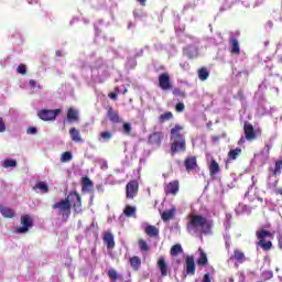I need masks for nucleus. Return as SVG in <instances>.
Wrapping results in <instances>:
<instances>
[{"instance_id":"nucleus-1","label":"nucleus","mask_w":282,"mask_h":282,"mask_svg":"<svg viewBox=\"0 0 282 282\" xmlns=\"http://www.w3.org/2000/svg\"><path fill=\"white\" fill-rule=\"evenodd\" d=\"M184 127L176 124L171 129V155H175L176 153H184L186 151V138L181 131Z\"/></svg>"},{"instance_id":"nucleus-2","label":"nucleus","mask_w":282,"mask_h":282,"mask_svg":"<svg viewBox=\"0 0 282 282\" xmlns=\"http://www.w3.org/2000/svg\"><path fill=\"white\" fill-rule=\"evenodd\" d=\"M188 219L186 225L187 232H195L198 228H202L205 232H210L213 228V223L208 221L203 215L191 214Z\"/></svg>"},{"instance_id":"nucleus-3","label":"nucleus","mask_w":282,"mask_h":282,"mask_svg":"<svg viewBox=\"0 0 282 282\" xmlns=\"http://www.w3.org/2000/svg\"><path fill=\"white\" fill-rule=\"evenodd\" d=\"M53 210L57 212V215L62 217L64 221L69 219V215L72 214V203L69 198H64L59 202H56L52 205Z\"/></svg>"},{"instance_id":"nucleus-4","label":"nucleus","mask_w":282,"mask_h":282,"mask_svg":"<svg viewBox=\"0 0 282 282\" xmlns=\"http://www.w3.org/2000/svg\"><path fill=\"white\" fill-rule=\"evenodd\" d=\"M256 236H257V239L259 240L258 241V246H260V248H262V250H272V241L268 240L265 241V239H274V234L269 231V230H265V229H262V230H258L256 232Z\"/></svg>"},{"instance_id":"nucleus-5","label":"nucleus","mask_w":282,"mask_h":282,"mask_svg":"<svg viewBox=\"0 0 282 282\" xmlns=\"http://www.w3.org/2000/svg\"><path fill=\"white\" fill-rule=\"evenodd\" d=\"M20 224L21 227H18L15 229V232H18V235H25V232H30V228L34 227V219L32 218V216L26 214L24 216H21Z\"/></svg>"},{"instance_id":"nucleus-6","label":"nucleus","mask_w":282,"mask_h":282,"mask_svg":"<svg viewBox=\"0 0 282 282\" xmlns=\"http://www.w3.org/2000/svg\"><path fill=\"white\" fill-rule=\"evenodd\" d=\"M159 87L162 91H171L173 84H171V75L169 73H162L159 76Z\"/></svg>"},{"instance_id":"nucleus-7","label":"nucleus","mask_w":282,"mask_h":282,"mask_svg":"<svg viewBox=\"0 0 282 282\" xmlns=\"http://www.w3.org/2000/svg\"><path fill=\"white\" fill-rule=\"evenodd\" d=\"M61 113V109H55V110H48V109H43L37 112V116L40 120H44L45 122L50 120H56V116Z\"/></svg>"},{"instance_id":"nucleus-8","label":"nucleus","mask_w":282,"mask_h":282,"mask_svg":"<svg viewBox=\"0 0 282 282\" xmlns=\"http://www.w3.org/2000/svg\"><path fill=\"white\" fill-rule=\"evenodd\" d=\"M195 270H196L195 257L194 256H187L185 258L184 276H195Z\"/></svg>"},{"instance_id":"nucleus-9","label":"nucleus","mask_w":282,"mask_h":282,"mask_svg":"<svg viewBox=\"0 0 282 282\" xmlns=\"http://www.w3.org/2000/svg\"><path fill=\"white\" fill-rule=\"evenodd\" d=\"M140 184L138 181L132 180L126 185V197L127 199H133L138 195V188Z\"/></svg>"},{"instance_id":"nucleus-10","label":"nucleus","mask_w":282,"mask_h":282,"mask_svg":"<svg viewBox=\"0 0 282 282\" xmlns=\"http://www.w3.org/2000/svg\"><path fill=\"white\" fill-rule=\"evenodd\" d=\"M162 140H164V132L154 131L148 137V144H151V147H162Z\"/></svg>"},{"instance_id":"nucleus-11","label":"nucleus","mask_w":282,"mask_h":282,"mask_svg":"<svg viewBox=\"0 0 282 282\" xmlns=\"http://www.w3.org/2000/svg\"><path fill=\"white\" fill-rule=\"evenodd\" d=\"M245 138L248 142H252V140H257V132L254 131V126L252 123L246 121L243 124Z\"/></svg>"},{"instance_id":"nucleus-12","label":"nucleus","mask_w":282,"mask_h":282,"mask_svg":"<svg viewBox=\"0 0 282 282\" xmlns=\"http://www.w3.org/2000/svg\"><path fill=\"white\" fill-rule=\"evenodd\" d=\"M165 195H177L180 193V181H172L164 186Z\"/></svg>"},{"instance_id":"nucleus-13","label":"nucleus","mask_w":282,"mask_h":282,"mask_svg":"<svg viewBox=\"0 0 282 282\" xmlns=\"http://www.w3.org/2000/svg\"><path fill=\"white\" fill-rule=\"evenodd\" d=\"M82 192L91 193L94 191V181L89 176H83L80 178Z\"/></svg>"},{"instance_id":"nucleus-14","label":"nucleus","mask_w":282,"mask_h":282,"mask_svg":"<svg viewBox=\"0 0 282 282\" xmlns=\"http://www.w3.org/2000/svg\"><path fill=\"white\" fill-rule=\"evenodd\" d=\"M102 241H104V243L107 245L108 250H113V248H116V240H115L113 234H111V231H106L104 234Z\"/></svg>"},{"instance_id":"nucleus-15","label":"nucleus","mask_w":282,"mask_h":282,"mask_svg":"<svg viewBox=\"0 0 282 282\" xmlns=\"http://www.w3.org/2000/svg\"><path fill=\"white\" fill-rule=\"evenodd\" d=\"M107 116L112 124H120V122H122V118H120V115L113 109V107L108 108Z\"/></svg>"},{"instance_id":"nucleus-16","label":"nucleus","mask_w":282,"mask_h":282,"mask_svg":"<svg viewBox=\"0 0 282 282\" xmlns=\"http://www.w3.org/2000/svg\"><path fill=\"white\" fill-rule=\"evenodd\" d=\"M184 166L187 172L195 171L197 169V156H187Z\"/></svg>"},{"instance_id":"nucleus-17","label":"nucleus","mask_w":282,"mask_h":282,"mask_svg":"<svg viewBox=\"0 0 282 282\" xmlns=\"http://www.w3.org/2000/svg\"><path fill=\"white\" fill-rule=\"evenodd\" d=\"M72 202L75 213H80V210H83V203L80 202V195L78 193H72Z\"/></svg>"},{"instance_id":"nucleus-18","label":"nucleus","mask_w":282,"mask_h":282,"mask_svg":"<svg viewBox=\"0 0 282 282\" xmlns=\"http://www.w3.org/2000/svg\"><path fill=\"white\" fill-rule=\"evenodd\" d=\"M231 260L236 261V263H246V253L239 249H234V254L230 257Z\"/></svg>"},{"instance_id":"nucleus-19","label":"nucleus","mask_w":282,"mask_h":282,"mask_svg":"<svg viewBox=\"0 0 282 282\" xmlns=\"http://www.w3.org/2000/svg\"><path fill=\"white\" fill-rule=\"evenodd\" d=\"M199 252V257L196 260L197 265H199L200 268H206V265H208V254H206V251H204V249L199 248L198 249Z\"/></svg>"},{"instance_id":"nucleus-20","label":"nucleus","mask_w":282,"mask_h":282,"mask_svg":"<svg viewBox=\"0 0 282 282\" xmlns=\"http://www.w3.org/2000/svg\"><path fill=\"white\" fill-rule=\"evenodd\" d=\"M0 213L2 215V217H6V219H14L15 217V213L14 209H12L11 207H6L3 205H0Z\"/></svg>"},{"instance_id":"nucleus-21","label":"nucleus","mask_w":282,"mask_h":282,"mask_svg":"<svg viewBox=\"0 0 282 282\" xmlns=\"http://www.w3.org/2000/svg\"><path fill=\"white\" fill-rule=\"evenodd\" d=\"M159 270L161 271V275L167 276L169 275V264H166V260L164 257H161L156 263Z\"/></svg>"},{"instance_id":"nucleus-22","label":"nucleus","mask_w":282,"mask_h":282,"mask_svg":"<svg viewBox=\"0 0 282 282\" xmlns=\"http://www.w3.org/2000/svg\"><path fill=\"white\" fill-rule=\"evenodd\" d=\"M230 54H236V56H239L241 54V47L239 46V40L237 37L230 39Z\"/></svg>"},{"instance_id":"nucleus-23","label":"nucleus","mask_w":282,"mask_h":282,"mask_svg":"<svg viewBox=\"0 0 282 282\" xmlns=\"http://www.w3.org/2000/svg\"><path fill=\"white\" fill-rule=\"evenodd\" d=\"M221 169L219 167V163L215 161V159H212L210 164H209V175L210 177H215L217 173H219Z\"/></svg>"},{"instance_id":"nucleus-24","label":"nucleus","mask_w":282,"mask_h":282,"mask_svg":"<svg viewBox=\"0 0 282 282\" xmlns=\"http://www.w3.org/2000/svg\"><path fill=\"white\" fill-rule=\"evenodd\" d=\"M144 232L145 235H148V237H160V230L158 229V227L153 226V225H148L144 228Z\"/></svg>"},{"instance_id":"nucleus-25","label":"nucleus","mask_w":282,"mask_h":282,"mask_svg":"<svg viewBox=\"0 0 282 282\" xmlns=\"http://www.w3.org/2000/svg\"><path fill=\"white\" fill-rule=\"evenodd\" d=\"M72 140L77 144H83V142H85L83 137H80V131H78L76 128H72Z\"/></svg>"},{"instance_id":"nucleus-26","label":"nucleus","mask_w":282,"mask_h":282,"mask_svg":"<svg viewBox=\"0 0 282 282\" xmlns=\"http://www.w3.org/2000/svg\"><path fill=\"white\" fill-rule=\"evenodd\" d=\"M175 217V208L165 210L161 214V219L163 221H171Z\"/></svg>"},{"instance_id":"nucleus-27","label":"nucleus","mask_w":282,"mask_h":282,"mask_svg":"<svg viewBox=\"0 0 282 282\" xmlns=\"http://www.w3.org/2000/svg\"><path fill=\"white\" fill-rule=\"evenodd\" d=\"M130 265L132 270L138 271L140 270V265H142V260L138 256H133L130 258Z\"/></svg>"},{"instance_id":"nucleus-28","label":"nucleus","mask_w":282,"mask_h":282,"mask_svg":"<svg viewBox=\"0 0 282 282\" xmlns=\"http://www.w3.org/2000/svg\"><path fill=\"white\" fill-rule=\"evenodd\" d=\"M169 120H173V112L166 111L159 116L160 124H164V122H169Z\"/></svg>"},{"instance_id":"nucleus-29","label":"nucleus","mask_w":282,"mask_h":282,"mask_svg":"<svg viewBox=\"0 0 282 282\" xmlns=\"http://www.w3.org/2000/svg\"><path fill=\"white\" fill-rule=\"evenodd\" d=\"M183 252H184V249H182V245H180V243L172 246V248L170 250V254L172 257H177V254H182Z\"/></svg>"},{"instance_id":"nucleus-30","label":"nucleus","mask_w":282,"mask_h":282,"mask_svg":"<svg viewBox=\"0 0 282 282\" xmlns=\"http://www.w3.org/2000/svg\"><path fill=\"white\" fill-rule=\"evenodd\" d=\"M208 76H210V73L206 67H202L198 69V78L199 80H208Z\"/></svg>"},{"instance_id":"nucleus-31","label":"nucleus","mask_w":282,"mask_h":282,"mask_svg":"<svg viewBox=\"0 0 282 282\" xmlns=\"http://www.w3.org/2000/svg\"><path fill=\"white\" fill-rule=\"evenodd\" d=\"M113 138V133L110 131H102L99 133V141L107 142Z\"/></svg>"},{"instance_id":"nucleus-32","label":"nucleus","mask_w":282,"mask_h":282,"mask_svg":"<svg viewBox=\"0 0 282 282\" xmlns=\"http://www.w3.org/2000/svg\"><path fill=\"white\" fill-rule=\"evenodd\" d=\"M239 155H241V148H236L228 152L229 160H237V158H239Z\"/></svg>"},{"instance_id":"nucleus-33","label":"nucleus","mask_w":282,"mask_h":282,"mask_svg":"<svg viewBox=\"0 0 282 282\" xmlns=\"http://www.w3.org/2000/svg\"><path fill=\"white\" fill-rule=\"evenodd\" d=\"M107 274L111 281H118L119 279H122V275L118 274L116 269H110Z\"/></svg>"},{"instance_id":"nucleus-34","label":"nucleus","mask_w":282,"mask_h":282,"mask_svg":"<svg viewBox=\"0 0 282 282\" xmlns=\"http://www.w3.org/2000/svg\"><path fill=\"white\" fill-rule=\"evenodd\" d=\"M123 215H126V217H133V215H135V207L127 205L123 209Z\"/></svg>"},{"instance_id":"nucleus-35","label":"nucleus","mask_w":282,"mask_h":282,"mask_svg":"<svg viewBox=\"0 0 282 282\" xmlns=\"http://www.w3.org/2000/svg\"><path fill=\"white\" fill-rule=\"evenodd\" d=\"M3 169H14L17 166V160L7 159L2 163Z\"/></svg>"},{"instance_id":"nucleus-36","label":"nucleus","mask_w":282,"mask_h":282,"mask_svg":"<svg viewBox=\"0 0 282 282\" xmlns=\"http://www.w3.org/2000/svg\"><path fill=\"white\" fill-rule=\"evenodd\" d=\"M34 188H39L40 191H43V193L50 192V187L47 186V183H45V182H37L34 186Z\"/></svg>"},{"instance_id":"nucleus-37","label":"nucleus","mask_w":282,"mask_h":282,"mask_svg":"<svg viewBox=\"0 0 282 282\" xmlns=\"http://www.w3.org/2000/svg\"><path fill=\"white\" fill-rule=\"evenodd\" d=\"M138 246L142 252H149V243L144 239H139Z\"/></svg>"},{"instance_id":"nucleus-38","label":"nucleus","mask_w":282,"mask_h":282,"mask_svg":"<svg viewBox=\"0 0 282 282\" xmlns=\"http://www.w3.org/2000/svg\"><path fill=\"white\" fill-rule=\"evenodd\" d=\"M123 129V133H126V135H131V123L130 122H124L122 126Z\"/></svg>"},{"instance_id":"nucleus-39","label":"nucleus","mask_w":282,"mask_h":282,"mask_svg":"<svg viewBox=\"0 0 282 282\" xmlns=\"http://www.w3.org/2000/svg\"><path fill=\"white\" fill-rule=\"evenodd\" d=\"M282 170V160L275 162V169L273 171V175H279Z\"/></svg>"},{"instance_id":"nucleus-40","label":"nucleus","mask_w":282,"mask_h":282,"mask_svg":"<svg viewBox=\"0 0 282 282\" xmlns=\"http://www.w3.org/2000/svg\"><path fill=\"white\" fill-rule=\"evenodd\" d=\"M72 160V152H64L61 156V162H69Z\"/></svg>"},{"instance_id":"nucleus-41","label":"nucleus","mask_w":282,"mask_h":282,"mask_svg":"<svg viewBox=\"0 0 282 282\" xmlns=\"http://www.w3.org/2000/svg\"><path fill=\"white\" fill-rule=\"evenodd\" d=\"M173 95L174 96H180L181 98H186V91H184L180 88H174L173 89Z\"/></svg>"},{"instance_id":"nucleus-42","label":"nucleus","mask_w":282,"mask_h":282,"mask_svg":"<svg viewBox=\"0 0 282 282\" xmlns=\"http://www.w3.org/2000/svg\"><path fill=\"white\" fill-rule=\"evenodd\" d=\"M118 94H120V88L116 87L113 93L108 94V97H110L111 100H118Z\"/></svg>"},{"instance_id":"nucleus-43","label":"nucleus","mask_w":282,"mask_h":282,"mask_svg":"<svg viewBox=\"0 0 282 282\" xmlns=\"http://www.w3.org/2000/svg\"><path fill=\"white\" fill-rule=\"evenodd\" d=\"M18 74H22V76H25V74H28V68L25 67V64H20L18 66Z\"/></svg>"},{"instance_id":"nucleus-44","label":"nucleus","mask_w":282,"mask_h":282,"mask_svg":"<svg viewBox=\"0 0 282 282\" xmlns=\"http://www.w3.org/2000/svg\"><path fill=\"white\" fill-rule=\"evenodd\" d=\"M186 109V106L184 105V102H178L175 106V111H177V113H182V111H184Z\"/></svg>"},{"instance_id":"nucleus-45","label":"nucleus","mask_w":282,"mask_h":282,"mask_svg":"<svg viewBox=\"0 0 282 282\" xmlns=\"http://www.w3.org/2000/svg\"><path fill=\"white\" fill-rule=\"evenodd\" d=\"M72 120H73V122H78V120H79L78 110L72 109Z\"/></svg>"},{"instance_id":"nucleus-46","label":"nucleus","mask_w":282,"mask_h":282,"mask_svg":"<svg viewBox=\"0 0 282 282\" xmlns=\"http://www.w3.org/2000/svg\"><path fill=\"white\" fill-rule=\"evenodd\" d=\"M26 133H29V135H36L37 130L34 127H29Z\"/></svg>"},{"instance_id":"nucleus-47","label":"nucleus","mask_w":282,"mask_h":282,"mask_svg":"<svg viewBox=\"0 0 282 282\" xmlns=\"http://www.w3.org/2000/svg\"><path fill=\"white\" fill-rule=\"evenodd\" d=\"M6 132V121L0 117V133Z\"/></svg>"},{"instance_id":"nucleus-48","label":"nucleus","mask_w":282,"mask_h":282,"mask_svg":"<svg viewBox=\"0 0 282 282\" xmlns=\"http://www.w3.org/2000/svg\"><path fill=\"white\" fill-rule=\"evenodd\" d=\"M202 282H213V279H210V273H205Z\"/></svg>"},{"instance_id":"nucleus-49","label":"nucleus","mask_w":282,"mask_h":282,"mask_svg":"<svg viewBox=\"0 0 282 282\" xmlns=\"http://www.w3.org/2000/svg\"><path fill=\"white\" fill-rule=\"evenodd\" d=\"M219 140H221L220 135H213L212 137V142H214V143L219 142Z\"/></svg>"},{"instance_id":"nucleus-50","label":"nucleus","mask_w":282,"mask_h":282,"mask_svg":"<svg viewBox=\"0 0 282 282\" xmlns=\"http://www.w3.org/2000/svg\"><path fill=\"white\" fill-rule=\"evenodd\" d=\"M29 86H30L32 89H34V88L36 87V80L31 79V80L29 82Z\"/></svg>"},{"instance_id":"nucleus-51","label":"nucleus","mask_w":282,"mask_h":282,"mask_svg":"<svg viewBox=\"0 0 282 282\" xmlns=\"http://www.w3.org/2000/svg\"><path fill=\"white\" fill-rule=\"evenodd\" d=\"M237 96H238V98H239L240 100H243V98H245L243 90H239L238 94H237Z\"/></svg>"},{"instance_id":"nucleus-52","label":"nucleus","mask_w":282,"mask_h":282,"mask_svg":"<svg viewBox=\"0 0 282 282\" xmlns=\"http://www.w3.org/2000/svg\"><path fill=\"white\" fill-rule=\"evenodd\" d=\"M264 149H265L267 153L270 154V151H272V145H270V144L267 143V144L264 145Z\"/></svg>"},{"instance_id":"nucleus-53","label":"nucleus","mask_w":282,"mask_h":282,"mask_svg":"<svg viewBox=\"0 0 282 282\" xmlns=\"http://www.w3.org/2000/svg\"><path fill=\"white\" fill-rule=\"evenodd\" d=\"M278 239H279V248H281L282 250V234L278 236Z\"/></svg>"},{"instance_id":"nucleus-54","label":"nucleus","mask_w":282,"mask_h":282,"mask_svg":"<svg viewBox=\"0 0 282 282\" xmlns=\"http://www.w3.org/2000/svg\"><path fill=\"white\" fill-rule=\"evenodd\" d=\"M67 120H72V108L67 110Z\"/></svg>"},{"instance_id":"nucleus-55","label":"nucleus","mask_w":282,"mask_h":282,"mask_svg":"<svg viewBox=\"0 0 282 282\" xmlns=\"http://www.w3.org/2000/svg\"><path fill=\"white\" fill-rule=\"evenodd\" d=\"M138 2H140V6H147V0H137Z\"/></svg>"},{"instance_id":"nucleus-56","label":"nucleus","mask_w":282,"mask_h":282,"mask_svg":"<svg viewBox=\"0 0 282 282\" xmlns=\"http://www.w3.org/2000/svg\"><path fill=\"white\" fill-rule=\"evenodd\" d=\"M56 56H63V52L57 51V52H56Z\"/></svg>"},{"instance_id":"nucleus-57","label":"nucleus","mask_w":282,"mask_h":282,"mask_svg":"<svg viewBox=\"0 0 282 282\" xmlns=\"http://www.w3.org/2000/svg\"><path fill=\"white\" fill-rule=\"evenodd\" d=\"M127 91H129V90L126 88L122 94L124 95V94H127Z\"/></svg>"},{"instance_id":"nucleus-58","label":"nucleus","mask_w":282,"mask_h":282,"mask_svg":"<svg viewBox=\"0 0 282 282\" xmlns=\"http://www.w3.org/2000/svg\"><path fill=\"white\" fill-rule=\"evenodd\" d=\"M279 63H282V56L280 57Z\"/></svg>"},{"instance_id":"nucleus-59","label":"nucleus","mask_w":282,"mask_h":282,"mask_svg":"<svg viewBox=\"0 0 282 282\" xmlns=\"http://www.w3.org/2000/svg\"><path fill=\"white\" fill-rule=\"evenodd\" d=\"M68 133H72V129L68 130Z\"/></svg>"}]
</instances>
